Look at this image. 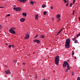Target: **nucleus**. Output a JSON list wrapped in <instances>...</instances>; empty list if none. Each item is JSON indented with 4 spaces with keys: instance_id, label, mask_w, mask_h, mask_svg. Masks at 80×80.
<instances>
[{
    "instance_id": "nucleus-27",
    "label": "nucleus",
    "mask_w": 80,
    "mask_h": 80,
    "mask_svg": "<svg viewBox=\"0 0 80 80\" xmlns=\"http://www.w3.org/2000/svg\"><path fill=\"white\" fill-rule=\"evenodd\" d=\"M75 0H74L73 1V3H72V4H73L74 3H75Z\"/></svg>"
},
{
    "instance_id": "nucleus-34",
    "label": "nucleus",
    "mask_w": 80,
    "mask_h": 80,
    "mask_svg": "<svg viewBox=\"0 0 80 80\" xmlns=\"http://www.w3.org/2000/svg\"><path fill=\"white\" fill-rule=\"evenodd\" d=\"M2 27L1 25H0V29H1Z\"/></svg>"
},
{
    "instance_id": "nucleus-12",
    "label": "nucleus",
    "mask_w": 80,
    "mask_h": 80,
    "mask_svg": "<svg viewBox=\"0 0 80 80\" xmlns=\"http://www.w3.org/2000/svg\"><path fill=\"white\" fill-rule=\"evenodd\" d=\"M27 13H25V12H23L22 13V15L23 16V17H26L27 16Z\"/></svg>"
},
{
    "instance_id": "nucleus-31",
    "label": "nucleus",
    "mask_w": 80,
    "mask_h": 80,
    "mask_svg": "<svg viewBox=\"0 0 80 80\" xmlns=\"http://www.w3.org/2000/svg\"><path fill=\"white\" fill-rule=\"evenodd\" d=\"M61 32V31H59V32H58V34H60Z\"/></svg>"
},
{
    "instance_id": "nucleus-6",
    "label": "nucleus",
    "mask_w": 80,
    "mask_h": 80,
    "mask_svg": "<svg viewBox=\"0 0 80 80\" xmlns=\"http://www.w3.org/2000/svg\"><path fill=\"white\" fill-rule=\"evenodd\" d=\"M79 36H80V32L79 33L77 34L76 37L74 38H72V40L73 41H75L76 40V38H78Z\"/></svg>"
},
{
    "instance_id": "nucleus-5",
    "label": "nucleus",
    "mask_w": 80,
    "mask_h": 80,
    "mask_svg": "<svg viewBox=\"0 0 80 80\" xmlns=\"http://www.w3.org/2000/svg\"><path fill=\"white\" fill-rule=\"evenodd\" d=\"M30 37V35L29 34H26L25 36L24 37V39L25 40L28 39Z\"/></svg>"
},
{
    "instance_id": "nucleus-32",
    "label": "nucleus",
    "mask_w": 80,
    "mask_h": 80,
    "mask_svg": "<svg viewBox=\"0 0 80 80\" xmlns=\"http://www.w3.org/2000/svg\"><path fill=\"white\" fill-rule=\"evenodd\" d=\"M12 48H15V46H14V45H12Z\"/></svg>"
},
{
    "instance_id": "nucleus-3",
    "label": "nucleus",
    "mask_w": 80,
    "mask_h": 80,
    "mask_svg": "<svg viewBox=\"0 0 80 80\" xmlns=\"http://www.w3.org/2000/svg\"><path fill=\"white\" fill-rule=\"evenodd\" d=\"M59 59L60 58L59 56H57L55 58L54 62L57 65H59V62L60 61Z\"/></svg>"
},
{
    "instance_id": "nucleus-35",
    "label": "nucleus",
    "mask_w": 80,
    "mask_h": 80,
    "mask_svg": "<svg viewBox=\"0 0 80 80\" xmlns=\"http://www.w3.org/2000/svg\"><path fill=\"white\" fill-rule=\"evenodd\" d=\"M64 1V2H65V3H66L67 2V1H66V0H65V1Z\"/></svg>"
},
{
    "instance_id": "nucleus-11",
    "label": "nucleus",
    "mask_w": 80,
    "mask_h": 80,
    "mask_svg": "<svg viewBox=\"0 0 80 80\" xmlns=\"http://www.w3.org/2000/svg\"><path fill=\"white\" fill-rule=\"evenodd\" d=\"M25 20V19L24 18H22L20 19V21L21 22H23Z\"/></svg>"
},
{
    "instance_id": "nucleus-19",
    "label": "nucleus",
    "mask_w": 80,
    "mask_h": 80,
    "mask_svg": "<svg viewBox=\"0 0 80 80\" xmlns=\"http://www.w3.org/2000/svg\"><path fill=\"white\" fill-rule=\"evenodd\" d=\"M42 8H44L45 7H46V6L44 4L42 5Z\"/></svg>"
},
{
    "instance_id": "nucleus-49",
    "label": "nucleus",
    "mask_w": 80,
    "mask_h": 80,
    "mask_svg": "<svg viewBox=\"0 0 80 80\" xmlns=\"http://www.w3.org/2000/svg\"><path fill=\"white\" fill-rule=\"evenodd\" d=\"M35 53V52H33V54H34Z\"/></svg>"
},
{
    "instance_id": "nucleus-13",
    "label": "nucleus",
    "mask_w": 80,
    "mask_h": 80,
    "mask_svg": "<svg viewBox=\"0 0 80 80\" xmlns=\"http://www.w3.org/2000/svg\"><path fill=\"white\" fill-rule=\"evenodd\" d=\"M40 37L41 38H45V36L44 35H40Z\"/></svg>"
},
{
    "instance_id": "nucleus-26",
    "label": "nucleus",
    "mask_w": 80,
    "mask_h": 80,
    "mask_svg": "<svg viewBox=\"0 0 80 80\" xmlns=\"http://www.w3.org/2000/svg\"><path fill=\"white\" fill-rule=\"evenodd\" d=\"M72 56H73L74 54V52L73 51H72Z\"/></svg>"
},
{
    "instance_id": "nucleus-7",
    "label": "nucleus",
    "mask_w": 80,
    "mask_h": 80,
    "mask_svg": "<svg viewBox=\"0 0 80 80\" xmlns=\"http://www.w3.org/2000/svg\"><path fill=\"white\" fill-rule=\"evenodd\" d=\"M9 32L10 33L12 34H15V33H16V32L15 31H14V30L11 29H9Z\"/></svg>"
},
{
    "instance_id": "nucleus-23",
    "label": "nucleus",
    "mask_w": 80,
    "mask_h": 80,
    "mask_svg": "<svg viewBox=\"0 0 80 80\" xmlns=\"http://www.w3.org/2000/svg\"><path fill=\"white\" fill-rule=\"evenodd\" d=\"M69 3L68 2V3H67L66 5L67 7H68V4Z\"/></svg>"
},
{
    "instance_id": "nucleus-8",
    "label": "nucleus",
    "mask_w": 80,
    "mask_h": 80,
    "mask_svg": "<svg viewBox=\"0 0 80 80\" xmlns=\"http://www.w3.org/2000/svg\"><path fill=\"white\" fill-rule=\"evenodd\" d=\"M5 72L7 75H8V74H11V73L10 72L9 70H7L6 71H5Z\"/></svg>"
},
{
    "instance_id": "nucleus-17",
    "label": "nucleus",
    "mask_w": 80,
    "mask_h": 80,
    "mask_svg": "<svg viewBox=\"0 0 80 80\" xmlns=\"http://www.w3.org/2000/svg\"><path fill=\"white\" fill-rule=\"evenodd\" d=\"M11 29L12 30H15V29H16V28H11Z\"/></svg>"
},
{
    "instance_id": "nucleus-38",
    "label": "nucleus",
    "mask_w": 80,
    "mask_h": 80,
    "mask_svg": "<svg viewBox=\"0 0 80 80\" xmlns=\"http://www.w3.org/2000/svg\"><path fill=\"white\" fill-rule=\"evenodd\" d=\"M78 19H79V21L80 22V17H79L78 18Z\"/></svg>"
},
{
    "instance_id": "nucleus-16",
    "label": "nucleus",
    "mask_w": 80,
    "mask_h": 80,
    "mask_svg": "<svg viewBox=\"0 0 80 80\" xmlns=\"http://www.w3.org/2000/svg\"><path fill=\"white\" fill-rule=\"evenodd\" d=\"M34 2H35V3H36L35 2H33V1H31V2H30V3H31L32 5H33L34 4Z\"/></svg>"
},
{
    "instance_id": "nucleus-51",
    "label": "nucleus",
    "mask_w": 80,
    "mask_h": 80,
    "mask_svg": "<svg viewBox=\"0 0 80 80\" xmlns=\"http://www.w3.org/2000/svg\"><path fill=\"white\" fill-rule=\"evenodd\" d=\"M63 1H66V0H63Z\"/></svg>"
},
{
    "instance_id": "nucleus-46",
    "label": "nucleus",
    "mask_w": 80,
    "mask_h": 80,
    "mask_svg": "<svg viewBox=\"0 0 80 80\" xmlns=\"http://www.w3.org/2000/svg\"><path fill=\"white\" fill-rule=\"evenodd\" d=\"M76 58H77L76 57H75V58H75V59H76Z\"/></svg>"
},
{
    "instance_id": "nucleus-40",
    "label": "nucleus",
    "mask_w": 80,
    "mask_h": 80,
    "mask_svg": "<svg viewBox=\"0 0 80 80\" xmlns=\"http://www.w3.org/2000/svg\"><path fill=\"white\" fill-rule=\"evenodd\" d=\"M13 7H16V6L15 5H13Z\"/></svg>"
},
{
    "instance_id": "nucleus-30",
    "label": "nucleus",
    "mask_w": 80,
    "mask_h": 80,
    "mask_svg": "<svg viewBox=\"0 0 80 80\" xmlns=\"http://www.w3.org/2000/svg\"><path fill=\"white\" fill-rule=\"evenodd\" d=\"M60 20H61V19L60 18H58V21L59 22L60 21Z\"/></svg>"
},
{
    "instance_id": "nucleus-41",
    "label": "nucleus",
    "mask_w": 80,
    "mask_h": 80,
    "mask_svg": "<svg viewBox=\"0 0 80 80\" xmlns=\"http://www.w3.org/2000/svg\"><path fill=\"white\" fill-rule=\"evenodd\" d=\"M59 34L58 33H58H57V36Z\"/></svg>"
},
{
    "instance_id": "nucleus-54",
    "label": "nucleus",
    "mask_w": 80,
    "mask_h": 80,
    "mask_svg": "<svg viewBox=\"0 0 80 80\" xmlns=\"http://www.w3.org/2000/svg\"><path fill=\"white\" fill-rule=\"evenodd\" d=\"M52 20H53V19H52Z\"/></svg>"
},
{
    "instance_id": "nucleus-33",
    "label": "nucleus",
    "mask_w": 80,
    "mask_h": 80,
    "mask_svg": "<svg viewBox=\"0 0 80 80\" xmlns=\"http://www.w3.org/2000/svg\"><path fill=\"white\" fill-rule=\"evenodd\" d=\"M50 8H51V9H52L53 8L52 7H50Z\"/></svg>"
},
{
    "instance_id": "nucleus-50",
    "label": "nucleus",
    "mask_w": 80,
    "mask_h": 80,
    "mask_svg": "<svg viewBox=\"0 0 80 80\" xmlns=\"http://www.w3.org/2000/svg\"><path fill=\"white\" fill-rule=\"evenodd\" d=\"M42 80H45V79H43Z\"/></svg>"
},
{
    "instance_id": "nucleus-42",
    "label": "nucleus",
    "mask_w": 80,
    "mask_h": 80,
    "mask_svg": "<svg viewBox=\"0 0 80 80\" xmlns=\"http://www.w3.org/2000/svg\"><path fill=\"white\" fill-rule=\"evenodd\" d=\"M5 44H6V45H8V44H7V43H6Z\"/></svg>"
},
{
    "instance_id": "nucleus-18",
    "label": "nucleus",
    "mask_w": 80,
    "mask_h": 80,
    "mask_svg": "<svg viewBox=\"0 0 80 80\" xmlns=\"http://www.w3.org/2000/svg\"><path fill=\"white\" fill-rule=\"evenodd\" d=\"M47 13V12L46 11H44V12H43V14L44 15H46Z\"/></svg>"
},
{
    "instance_id": "nucleus-53",
    "label": "nucleus",
    "mask_w": 80,
    "mask_h": 80,
    "mask_svg": "<svg viewBox=\"0 0 80 80\" xmlns=\"http://www.w3.org/2000/svg\"><path fill=\"white\" fill-rule=\"evenodd\" d=\"M37 78V77H36V78Z\"/></svg>"
},
{
    "instance_id": "nucleus-24",
    "label": "nucleus",
    "mask_w": 80,
    "mask_h": 80,
    "mask_svg": "<svg viewBox=\"0 0 80 80\" xmlns=\"http://www.w3.org/2000/svg\"><path fill=\"white\" fill-rule=\"evenodd\" d=\"M77 80H80V77H78L77 78Z\"/></svg>"
},
{
    "instance_id": "nucleus-4",
    "label": "nucleus",
    "mask_w": 80,
    "mask_h": 80,
    "mask_svg": "<svg viewBox=\"0 0 80 80\" xmlns=\"http://www.w3.org/2000/svg\"><path fill=\"white\" fill-rule=\"evenodd\" d=\"M13 10H16V12H19L20 11L22 10V8L19 7H14L13 8Z\"/></svg>"
},
{
    "instance_id": "nucleus-36",
    "label": "nucleus",
    "mask_w": 80,
    "mask_h": 80,
    "mask_svg": "<svg viewBox=\"0 0 80 80\" xmlns=\"http://www.w3.org/2000/svg\"><path fill=\"white\" fill-rule=\"evenodd\" d=\"M25 63H22V65H25Z\"/></svg>"
},
{
    "instance_id": "nucleus-44",
    "label": "nucleus",
    "mask_w": 80,
    "mask_h": 80,
    "mask_svg": "<svg viewBox=\"0 0 80 80\" xmlns=\"http://www.w3.org/2000/svg\"><path fill=\"white\" fill-rule=\"evenodd\" d=\"M73 75H74V74H73V73L72 74V76H73Z\"/></svg>"
},
{
    "instance_id": "nucleus-9",
    "label": "nucleus",
    "mask_w": 80,
    "mask_h": 80,
    "mask_svg": "<svg viewBox=\"0 0 80 80\" xmlns=\"http://www.w3.org/2000/svg\"><path fill=\"white\" fill-rule=\"evenodd\" d=\"M33 42H37L38 44H39L40 43V41L39 40H38V39H35L33 40Z\"/></svg>"
},
{
    "instance_id": "nucleus-2",
    "label": "nucleus",
    "mask_w": 80,
    "mask_h": 80,
    "mask_svg": "<svg viewBox=\"0 0 80 80\" xmlns=\"http://www.w3.org/2000/svg\"><path fill=\"white\" fill-rule=\"evenodd\" d=\"M70 38H67L66 40V42L65 43V47L67 48H70Z\"/></svg>"
},
{
    "instance_id": "nucleus-39",
    "label": "nucleus",
    "mask_w": 80,
    "mask_h": 80,
    "mask_svg": "<svg viewBox=\"0 0 80 80\" xmlns=\"http://www.w3.org/2000/svg\"><path fill=\"white\" fill-rule=\"evenodd\" d=\"M63 29H61V30H59L60 31H61V32L62 31V30Z\"/></svg>"
},
{
    "instance_id": "nucleus-29",
    "label": "nucleus",
    "mask_w": 80,
    "mask_h": 80,
    "mask_svg": "<svg viewBox=\"0 0 80 80\" xmlns=\"http://www.w3.org/2000/svg\"><path fill=\"white\" fill-rule=\"evenodd\" d=\"M10 16V14H8L7 15V17H9Z\"/></svg>"
},
{
    "instance_id": "nucleus-43",
    "label": "nucleus",
    "mask_w": 80,
    "mask_h": 80,
    "mask_svg": "<svg viewBox=\"0 0 80 80\" xmlns=\"http://www.w3.org/2000/svg\"><path fill=\"white\" fill-rule=\"evenodd\" d=\"M4 8V7H0V8Z\"/></svg>"
},
{
    "instance_id": "nucleus-10",
    "label": "nucleus",
    "mask_w": 80,
    "mask_h": 80,
    "mask_svg": "<svg viewBox=\"0 0 80 80\" xmlns=\"http://www.w3.org/2000/svg\"><path fill=\"white\" fill-rule=\"evenodd\" d=\"M61 17V15L60 14H57L56 16V18L57 19Z\"/></svg>"
},
{
    "instance_id": "nucleus-21",
    "label": "nucleus",
    "mask_w": 80,
    "mask_h": 80,
    "mask_svg": "<svg viewBox=\"0 0 80 80\" xmlns=\"http://www.w3.org/2000/svg\"><path fill=\"white\" fill-rule=\"evenodd\" d=\"M38 37V35H36L35 37H34V38H35Z\"/></svg>"
},
{
    "instance_id": "nucleus-1",
    "label": "nucleus",
    "mask_w": 80,
    "mask_h": 80,
    "mask_svg": "<svg viewBox=\"0 0 80 80\" xmlns=\"http://www.w3.org/2000/svg\"><path fill=\"white\" fill-rule=\"evenodd\" d=\"M67 66V69H68V70H70V66H69V64L68 62L66 61L64 62L63 64L62 67H63V68H66Z\"/></svg>"
},
{
    "instance_id": "nucleus-48",
    "label": "nucleus",
    "mask_w": 80,
    "mask_h": 80,
    "mask_svg": "<svg viewBox=\"0 0 80 80\" xmlns=\"http://www.w3.org/2000/svg\"><path fill=\"white\" fill-rule=\"evenodd\" d=\"M67 2H68V0L67 1H66Z\"/></svg>"
},
{
    "instance_id": "nucleus-22",
    "label": "nucleus",
    "mask_w": 80,
    "mask_h": 80,
    "mask_svg": "<svg viewBox=\"0 0 80 80\" xmlns=\"http://www.w3.org/2000/svg\"><path fill=\"white\" fill-rule=\"evenodd\" d=\"M68 69H65V72H68Z\"/></svg>"
},
{
    "instance_id": "nucleus-37",
    "label": "nucleus",
    "mask_w": 80,
    "mask_h": 80,
    "mask_svg": "<svg viewBox=\"0 0 80 80\" xmlns=\"http://www.w3.org/2000/svg\"><path fill=\"white\" fill-rule=\"evenodd\" d=\"M75 13V10H73V13Z\"/></svg>"
},
{
    "instance_id": "nucleus-15",
    "label": "nucleus",
    "mask_w": 80,
    "mask_h": 80,
    "mask_svg": "<svg viewBox=\"0 0 80 80\" xmlns=\"http://www.w3.org/2000/svg\"><path fill=\"white\" fill-rule=\"evenodd\" d=\"M38 15H37L36 16L35 19L36 20H38Z\"/></svg>"
},
{
    "instance_id": "nucleus-52",
    "label": "nucleus",
    "mask_w": 80,
    "mask_h": 80,
    "mask_svg": "<svg viewBox=\"0 0 80 80\" xmlns=\"http://www.w3.org/2000/svg\"><path fill=\"white\" fill-rule=\"evenodd\" d=\"M45 80H47V79H45Z\"/></svg>"
},
{
    "instance_id": "nucleus-20",
    "label": "nucleus",
    "mask_w": 80,
    "mask_h": 80,
    "mask_svg": "<svg viewBox=\"0 0 80 80\" xmlns=\"http://www.w3.org/2000/svg\"><path fill=\"white\" fill-rule=\"evenodd\" d=\"M12 47V45H9V46H8V48H11V47Z\"/></svg>"
},
{
    "instance_id": "nucleus-25",
    "label": "nucleus",
    "mask_w": 80,
    "mask_h": 80,
    "mask_svg": "<svg viewBox=\"0 0 80 80\" xmlns=\"http://www.w3.org/2000/svg\"><path fill=\"white\" fill-rule=\"evenodd\" d=\"M77 42H78V41H77V40H76L74 42V43H77Z\"/></svg>"
},
{
    "instance_id": "nucleus-28",
    "label": "nucleus",
    "mask_w": 80,
    "mask_h": 80,
    "mask_svg": "<svg viewBox=\"0 0 80 80\" xmlns=\"http://www.w3.org/2000/svg\"><path fill=\"white\" fill-rule=\"evenodd\" d=\"M72 3H71L70 4V7H72Z\"/></svg>"
},
{
    "instance_id": "nucleus-47",
    "label": "nucleus",
    "mask_w": 80,
    "mask_h": 80,
    "mask_svg": "<svg viewBox=\"0 0 80 80\" xmlns=\"http://www.w3.org/2000/svg\"><path fill=\"white\" fill-rule=\"evenodd\" d=\"M18 1H20H20L21 0H18Z\"/></svg>"
},
{
    "instance_id": "nucleus-45",
    "label": "nucleus",
    "mask_w": 80,
    "mask_h": 80,
    "mask_svg": "<svg viewBox=\"0 0 80 80\" xmlns=\"http://www.w3.org/2000/svg\"><path fill=\"white\" fill-rule=\"evenodd\" d=\"M74 13H73L72 15H74Z\"/></svg>"
},
{
    "instance_id": "nucleus-14",
    "label": "nucleus",
    "mask_w": 80,
    "mask_h": 80,
    "mask_svg": "<svg viewBox=\"0 0 80 80\" xmlns=\"http://www.w3.org/2000/svg\"><path fill=\"white\" fill-rule=\"evenodd\" d=\"M27 1V0H21L20 1V2H22L23 3H24Z\"/></svg>"
}]
</instances>
